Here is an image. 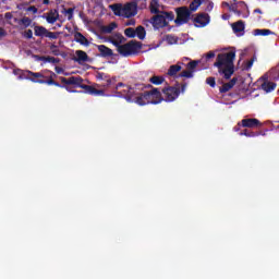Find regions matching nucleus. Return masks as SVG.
<instances>
[{"label":"nucleus","instance_id":"bf43d9fd","mask_svg":"<svg viewBox=\"0 0 279 279\" xmlns=\"http://www.w3.org/2000/svg\"><path fill=\"white\" fill-rule=\"evenodd\" d=\"M56 49H58V46H57L56 44H52V45L50 46V50L53 51V50H56Z\"/></svg>","mask_w":279,"mask_h":279},{"label":"nucleus","instance_id":"7ed1b4c3","mask_svg":"<svg viewBox=\"0 0 279 279\" xmlns=\"http://www.w3.org/2000/svg\"><path fill=\"white\" fill-rule=\"evenodd\" d=\"M146 88H151V84L137 83L134 86H128L123 83H118L114 90L117 97H124L126 101H132L138 95V90H145Z\"/></svg>","mask_w":279,"mask_h":279},{"label":"nucleus","instance_id":"4468645a","mask_svg":"<svg viewBox=\"0 0 279 279\" xmlns=\"http://www.w3.org/2000/svg\"><path fill=\"white\" fill-rule=\"evenodd\" d=\"M97 49L101 56V58H111L114 53L112 52V49L108 48L106 45H98Z\"/></svg>","mask_w":279,"mask_h":279},{"label":"nucleus","instance_id":"1a4fd4ad","mask_svg":"<svg viewBox=\"0 0 279 279\" xmlns=\"http://www.w3.org/2000/svg\"><path fill=\"white\" fill-rule=\"evenodd\" d=\"M138 14V5L135 2H128L123 5V17L132 19Z\"/></svg>","mask_w":279,"mask_h":279},{"label":"nucleus","instance_id":"e2e57ef3","mask_svg":"<svg viewBox=\"0 0 279 279\" xmlns=\"http://www.w3.org/2000/svg\"><path fill=\"white\" fill-rule=\"evenodd\" d=\"M44 4L45 5L49 4V0H44Z\"/></svg>","mask_w":279,"mask_h":279},{"label":"nucleus","instance_id":"de8ad7c7","mask_svg":"<svg viewBox=\"0 0 279 279\" xmlns=\"http://www.w3.org/2000/svg\"><path fill=\"white\" fill-rule=\"evenodd\" d=\"M5 36H8V32L3 27H0V39L5 38Z\"/></svg>","mask_w":279,"mask_h":279},{"label":"nucleus","instance_id":"c85d7f7f","mask_svg":"<svg viewBox=\"0 0 279 279\" xmlns=\"http://www.w3.org/2000/svg\"><path fill=\"white\" fill-rule=\"evenodd\" d=\"M59 37H60V32L47 31L46 33V38H49V40H58Z\"/></svg>","mask_w":279,"mask_h":279},{"label":"nucleus","instance_id":"4c0bfd02","mask_svg":"<svg viewBox=\"0 0 279 279\" xmlns=\"http://www.w3.org/2000/svg\"><path fill=\"white\" fill-rule=\"evenodd\" d=\"M23 36L27 40H32V38H34V32L32 29H27L24 32Z\"/></svg>","mask_w":279,"mask_h":279},{"label":"nucleus","instance_id":"8fccbe9b","mask_svg":"<svg viewBox=\"0 0 279 279\" xmlns=\"http://www.w3.org/2000/svg\"><path fill=\"white\" fill-rule=\"evenodd\" d=\"M229 10H230V12H234L235 14H241V12L239 10H236V7H234V5H230Z\"/></svg>","mask_w":279,"mask_h":279},{"label":"nucleus","instance_id":"ea45409f","mask_svg":"<svg viewBox=\"0 0 279 279\" xmlns=\"http://www.w3.org/2000/svg\"><path fill=\"white\" fill-rule=\"evenodd\" d=\"M73 12H75V9L69 8L65 10V14L68 15V21H71L73 19Z\"/></svg>","mask_w":279,"mask_h":279},{"label":"nucleus","instance_id":"6e6552de","mask_svg":"<svg viewBox=\"0 0 279 279\" xmlns=\"http://www.w3.org/2000/svg\"><path fill=\"white\" fill-rule=\"evenodd\" d=\"M151 90L146 92V95L148 97V104L158 105L165 101V98L162 97V93L158 87H154L151 85Z\"/></svg>","mask_w":279,"mask_h":279},{"label":"nucleus","instance_id":"e433bc0d","mask_svg":"<svg viewBox=\"0 0 279 279\" xmlns=\"http://www.w3.org/2000/svg\"><path fill=\"white\" fill-rule=\"evenodd\" d=\"M229 90H232V87H231L228 83H225V84L219 88V92H220L221 94L228 93Z\"/></svg>","mask_w":279,"mask_h":279},{"label":"nucleus","instance_id":"f3484780","mask_svg":"<svg viewBox=\"0 0 279 279\" xmlns=\"http://www.w3.org/2000/svg\"><path fill=\"white\" fill-rule=\"evenodd\" d=\"M76 58L75 61L78 63L82 62H88V54L86 53V51L83 50H76Z\"/></svg>","mask_w":279,"mask_h":279},{"label":"nucleus","instance_id":"680f3d73","mask_svg":"<svg viewBox=\"0 0 279 279\" xmlns=\"http://www.w3.org/2000/svg\"><path fill=\"white\" fill-rule=\"evenodd\" d=\"M222 5H223V8H230V3H228V2H222Z\"/></svg>","mask_w":279,"mask_h":279},{"label":"nucleus","instance_id":"13d9d810","mask_svg":"<svg viewBox=\"0 0 279 279\" xmlns=\"http://www.w3.org/2000/svg\"><path fill=\"white\" fill-rule=\"evenodd\" d=\"M53 56H60V50H58V48H54V50H52Z\"/></svg>","mask_w":279,"mask_h":279},{"label":"nucleus","instance_id":"ddd939ff","mask_svg":"<svg viewBox=\"0 0 279 279\" xmlns=\"http://www.w3.org/2000/svg\"><path fill=\"white\" fill-rule=\"evenodd\" d=\"M194 23H197L196 27H206L210 23V15L207 13H201L194 17Z\"/></svg>","mask_w":279,"mask_h":279},{"label":"nucleus","instance_id":"b1692460","mask_svg":"<svg viewBox=\"0 0 279 279\" xmlns=\"http://www.w3.org/2000/svg\"><path fill=\"white\" fill-rule=\"evenodd\" d=\"M260 132H254L245 129L244 131L240 132V136H246L248 138H256V136H260Z\"/></svg>","mask_w":279,"mask_h":279},{"label":"nucleus","instance_id":"423d86ee","mask_svg":"<svg viewBox=\"0 0 279 279\" xmlns=\"http://www.w3.org/2000/svg\"><path fill=\"white\" fill-rule=\"evenodd\" d=\"M143 49V44L140 41L131 40L122 46H119L118 53L123 58H129V56H134V53H138Z\"/></svg>","mask_w":279,"mask_h":279},{"label":"nucleus","instance_id":"c756f323","mask_svg":"<svg viewBox=\"0 0 279 279\" xmlns=\"http://www.w3.org/2000/svg\"><path fill=\"white\" fill-rule=\"evenodd\" d=\"M124 35L126 36V38H136V29L129 27L124 29Z\"/></svg>","mask_w":279,"mask_h":279},{"label":"nucleus","instance_id":"c9c22d12","mask_svg":"<svg viewBox=\"0 0 279 279\" xmlns=\"http://www.w3.org/2000/svg\"><path fill=\"white\" fill-rule=\"evenodd\" d=\"M254 62H256V56H253L251 60H248L244 66L245 71H250L252 66H254Z\"/></svg>","mask_w":279,"mask_h":279},{"label":"nucleus","instance_id":"4d7b16f0","mask_svg":"<svg viewBox=\"0 0 279 279\" xmlns=\"http://www.w3.org/2000/svg\"><path fill=\"white\" fill-rule=\"evenodd\" d=\"M126 25L130 26V25H136V20H129L126 22Z\"/></svg>","mask_w":279,"mask_h":279},{"label":"nucleus","instance_id":"cd10ccee","mask_svg":"<svg viewBox=\"0 0 279 279\" xmlns=\"http://www.w3.org/2000/svg\"><path fill=\"white\" fill-rule=\"evenodd\" d=\"M199 5H202V0H193L190 3V11L191 12H197V9L199 8Z\"/></svg>","mask_w":279,"mask_h":279},{"label":"nucleus","instance_id":"39448f33","mask_svg":"<svg viewBox=\"0 0 279 279\" xmlns=\"http://www.w3.org/2000/svg\"><path fill=\"white\" fill-rule=\"evenodd\" d=\"M156 14L157 15L150 19V23L154 29H162L165 27H168L169 21H173V19H175V14H173V12L171 11L170 12L162 11Z\"/></svg>","mask_w":279,"mask_h":279},{"label":"nucleus","instance_id":"338daca9","mask_svg":"<svg viewBox=\"0 0 279 279\" xmlns=\"http://www.w3.org/2000/svg\"><path fill=\"white\" fill-rule=\"evenodd\" d=\"M277 130H279V124L277 125Z\"/></svg>","mask_w":279,"mask_h":279},{"label":"nucleus","instance_id":"603ef678","mask_svg":"<svg viewBox=\"0 0 279 279\" xmlns=\"http://www.w3.org/2000/svg\"><path fill=\"white\" fill-rule=\"evenodd\" d=\"M54 71H56V73H58V75H60V73H64V69H62L60 66H56Z\"/></svg>","mask_w":279,"mask_h":279},{"label":"nucleus","instance_id":"6e6d98bb","mask_svg":"<svg viewBox=\"0 0 279 279\" xmlns=\"http://www.w3.org/2000/svg\"><path fill=\"white\" fill-rule=\"evenodd\" d=\"M241 126H243V125L241 124V122H239V123L233 128L234 132H240V131H241Z\"/></svg>","mask_w":279,"mask_h":279},{"label":"nucleus","instance_id":"a18cd8bd","mask_svg":"<svg viewBox=\"0 0 279 279\" xmlns=\"http://www.w3.org/2000/svg\"><path fill=\"white\" fill-rule=\"evenodd\" d=\"M167 40L170 45H173V43H178V39H175L172 35H168Z\"/></svg>","mask_w":279,"mask_h":279},{"label":"nucleus","instance_id":"5701e85b","mask_svg":"<svg viewBox=\"0 0 279 279\" xmlns=\"http://www.w3.org/2000/svg\"><path fill=\"white\" fill-rule=\"evenodd\" d=\"M135 36H137V38L140 40H145V36H147V32L145 31L144 26H137L135 28Z\"/></svg>","mask_w":279,"mask_h":279},{"label":"nucleus","instance_id":"a211bd4d","mask_svg":"<svg viewBox=\"0 0 279 279\" xmlns=\"http://www.w3.org/2000/svg\"><path fill=\"white\" fill-rule=\"evenodd\" d=\"M48 29L45 26H35L34 34L39 38H46Z\"/></svg>","mask_w":279,"mask_h":279},{"label":"nucleus","instance_id":"a878e982","mask_svg":"<svg viewBox=\"0 0 279 279\" xmlns=\"http://www.w3.org/2000/svg\"><path fill=\"white\" fill-rule=\"evenodd\" d=\"M254 32H255V36H269L274 34L271 29H267V28H264V29L257 28Z\"/></svg>","mask_w":279,"mask_h":279},{"label":"nucleus","instance_id":"0eeeda50","mask_svg":"<svg viewBox=\"0 0 279 279\" xmlns=\"http://www.w3.org/2000/svg\"><path fill=\"white\" fill-rule=\"evenodd\" d=\"M177 19L174 20L175 25H186L191 21V9L187 7H179L175 9Z\"/></svg>","mask_w":279,"mask_h":279},{"label":"nucleus","instance_id":"2eb2a0df","mask_svg":"<svg viewBox=\"0 0 279 279\" xmlns=\"http://www.w3.org/2000/svg\"><path fill=\"white\" fill-rule=\"evenodd\" d=\"M180 71H182L181 63L172 64L168 69L167 75H169V77H175V75H178V73H180Z\"/></svg>","mask_w":279,"mask_h":279},{"label":"nucleus","instance_id":"dca6fc26","mask_svg":"<svg viewBox=\"0 0 279 279\" xmlns=\"http://www.w3.org/2000/svg\"><path fill=\"white\" fill-rule=\"evenodd\" d=\"M74 39L80 45H83V47H88L90 45V41H88V39L80 32L74 34Z\"/></svg>","mask_w":279,"mask_h":279},{"label":"nucleus","instance_id":"aec40b11","mask_svg":"<svg viewBox=\"0 0 279 279\" xmlns=\"http://www.w3.org/2000/svg\"><path fill=\"white\" fill-rule=\"evenodd\" d=\"M160 2L158 0H151L149 4L150 14H160Z\"/></svg>","mask_w":279,"mask_h":279},{"label":"nucleus","instance_id":"72a5a7b5","mask_svg":"<svg viewBox=\"0 0 279 279\" xmlns=\"http://www.w3.org/2000/svg\"><path fill=\"white\" fill-rule=\"evenodd\" d=\"M193 73L194 72L191 70H184L179 74V77H187V80H191V77H193Z\"/></svg>","mask_w":279,"mask_h":279},{"label":"nucleus","instance_id":"58836bf2","mask_svg":"<svg viewBox=\"0 0 279 279\" xmlns=\"http://www.w3.org/2000/svg\"><path fill=\"white\" fill-rule=\"evenodd\" d=\"M105 84H104V86H112V84H114V82H117V78H110L109 76H107V78L105 80Z\"/></svg>","mask_w":279,"mask_h":279},{"label":"nucleus","instance_id":"f03ea898","mask_svg":"<svg viewBox=\"0 0 279 279\" xmlns=\"http://www.w3.org/2000/svg\"><path fill=\"white\" fill-rule=\"evenodd\" d=\"M236 58L235 51L219 53L216 58L214 66L218 69L219 75H223L225 80H230L234 75V60Z\"/></svg>","mask_w":279,"mask_h":279},{"label":"nucleus","instance_id":"f8f14e48","mask_svg":"<svg viewBox=\"0 0 279 279\" xmlns=\"http://www.w3.org/2000/svg\"><path fill=\"white\" fill-rule=\"evenodd\" d=\"M41 19H45L47 23L50 25H53L60 19V13H58V10H50L48 13H44L41 15Z\"/></svg>","mask_w":279,"mask_h":279},{"label":"nucleus","instance_id":"473e14b6","mask_svg":"<svg viewBox=\"0 0 279 279\" xmlns=\"http://www.w3.org/2000/svg\"><path fill=\"white\" fill-rule=\"evenodd\" d=\"M117 36H118L119 41H117V40H111V45H113L114 47H117V50L119 51V47L122 46L121 43H122V40L124 39V37H123V35H121V34H118Z\"/></svg>","mask_w":279,"mask_h":279},{"label":"nucleus","instance_id":"774afa93","mask_svg":"<svg viewBox=\"0 0 279 279\" xmlns=\"http://www.w3.org/2000/svg\"><path fill=\"white\" fill-rule=\"evenodd\" d=\"M240 3H245L244 1H240Z\"/></svg>","mask_w":279,"mask_h":279},{"label":"nucleus","instance_id":"0e129e2a","mask_svg":"<svg viewBox=\"0 0 279 279\" xmlns=\"http://www.w3.org/2000/svg\"><path fill=\"white\" fill-rule=\"evenodd\" d=\"M260 136H266V133L260 132Z\"/></svg>","mask_w":279,"mask_h":279},{"label":"nucleus","instance_id":"c03bdc74","mask_svg":"<svg viewBox=\"0 0 279 279\" xmlns=\"http://www.w3.org/2000/svg\"><path fill=\"white\" fill-rule=\"evenodd\" d=\"M35 60H37L38 62H47V57L36 54Z\"/></svg>","mask_w":279,"mask_h":279},{"label":"nucleus","instance_id":"49530a36","mask_svg":"<svg viewBox=\"0 0 279 279\" xmlns=\"http://www.w3.org/2000/svg\"><path fill=\"white\" fill-rule=\"evenodd\" d=\"M13 75H19V77H22V75H23V70H21V69H14V70H13Z\"/></svg>","mask_w":279,"mask_h":279},{"label":"nucleus","instance_id":"a19ab883","mask_svg":"<svg viewBox=\"0 0 279 279\" xmlns=\"http://www.w3.org/2000/svg\"><path fill=\"white\" fill-rule=\"evenodd\" d=\"M47 62H50V64H58L60 62V59L47 56Z\"/></svg>","mask_w":279,"mask_h":279},{"label":"nucleus","instance_id":"2f4dec72","mask_svg":"<svg viewBox=\"0 0 279 279\" xmlns=\"http://www.w3.org/2000/svg\"><path fill=\"white\" fill-rule=\"evenodd\" d=\"M197 64H199V61L197 60L190 61L186 65V69L192 71V73H195V69H197Z\"/></svg>","mask_w":279,"mask_h":279},{"label":"nucleus","instance_id":"052dcab7","mask_svg":"<svg viewBox=\"0 0 279 279\" xmlns=\"http://www.w3.org/2000/svg\"><path fill=\"white\" fill-rule=\"evenodd\" d=\"M254 14H263V11L260 9H255Z\"/></svg>","mask_w":279,"mask_h":279},{"label":"nucleus","instance_id":"3c124183","mask_svg":"<svg viewBox=\"0 0 279 279\" xmlns=\"http://www.w3.org/2000/svg\"><path fill=\"white\" fill-rule=\"evenodd\" d=\"M13 16H14V15H12V13H10V12H7V13L4 14V19H5L7 21H12Z\"/></svg>","mask_w":279,"mask_h":279},{"label":"nucleus","instance_id":"20e7f679","mask_svg":"<svg viewBox=\"0 0 279 279\" xmlns=\"http://www.w3.org/2000/svg\"><path fill=\"white\" fill-rule=\"evenodd\" d=\"M186 83H182L181 85L180 83H175L174 86L168 85L167 87L162 88L161 93H163V101H175V99L180 97V93H186Z\"/></svg>","mask_w":279,"mask_h":279},{"label":"nucleus","instance_id":"79ce46f5","mask_svg":"<svg viewBox=\"0 0 279 279\" xmlns=\"http://www.w3.org/2000/svg\"><path fill=\"white\" fill-rule=\"evenodd\" d=\"M97 80H102L105 82V80H108V74L104 73V72H99L96 75Z\"/></svg>","mask_w":279,"mask_h":279},{"label":"nucleus","instance_id":"f257e3e1","mask_svg":"<svg viewBox=\"0 0 279 279\" xmlns=\"http://www.w3.org/2000/svg\"><path fill=\"white\" fill-rule=\"evenodd\" d=\"M50 73L49 76H45L40 72H32L29 70L26 71V78L35 84H47L48 86H57V88H65L68 93H77L75 89H71L69 86H73L74 88H83L87 95H95L96 97L105 96L106 92L104 89H97L90 85H84V78L82 76H71L69 78L64 76H60V83L56 82L53 77H57L56 73L47 70Z\"/></svg>","mask_w":279,"mask_h":279},{"label":"nucleus","instance_id":"9b49d317","mask_svg":"<svg viewBox=\"0 0 279 279\" xmlns=\"http://www.w3.org/2000/svg\"><path fill=\"white\" fill-rule=\"evenodd\" d=\"M241 125L242 128L254 129V128H262L263 123L260 122V120L256 118H247L241 121Z\"/></svg>","mask_w":279,"mask_h":279},{"label":"nucleus","instance_id":"9d476101","mask_svg":"<svg viewBox=\"0 0 279 279\" xmlns=\"http://www.w3.org/2000/svg\"><path fill=\"white\" fill-rule=\"evenodd\" d=\"M132 101H135L137 106L149 105V98L147 96V92L137 90V94L133 97Z\"/></svg>","mask_w":279,"mask_h":279},{"label":"nucleus","instance_id":"f704fd0d","mask_svg":"<svg viewBox=\"0 0 279 279\" xmlns=\"http://www.w3.org/2000/svg\"><path fill=\"white\" fill-rule=\"evenodd\" d=\"M206 84L210 86V88H215V86H217V81L214 76H209L206 78Z\"/></svg>","mask_w":279,"mask_h":279},{"label":"nucleus","instance_id":"864d4df0","mask_svg":"<svg viewBox=\"0 0 279 279\" xmlns=\"http://www.w3.org/2000/svg\"><path fill=\"white\" fill-rule=\"evenodd\" d=\"M28 12H33L34 14H36V12H38V8H36L35 5L29 7Z\"/></svg>","mask_w":279,"mask_h":279},{"label":"nucleus","instance_id":"09e8293b","mask_svg":"<svg viewBox=\"0 0 279 279\" xmlns=\"http://www.w3.org/2000/svg\"><path fill=\"white\" fill-rule=\"evenodd\" d=\"M215 8V3H213V2H209L208 4H207V7H206V11L207 12H213V9Z\"/></svg>","mask_w":279,"mask_h":279},{"label":"nucleus","instance_id":"7c9ffc66","mask_svg":"<svg viewBox=\"0 0 279 279\" xmlns=\"http://www.w3.org/2000/svg\"><path fill=\"white\" fill-rule=\"evenodd\" d=\"M19 25H23L24 27H29L32 25V19L28 16H24L19 21Z\"/></svg>","mask_w":279,"mask_h":279},{"label":"nucleus","instance_id":"37998d69","mask_svg":"<svg viewBox=\"0 0 279 279\" xmlns=\"http://www.w3.org/2000/svg\"><path fill=\"white\" fill-rule=\"evenodd\" d=\"M236 82H239V78L233 77L230 80V82H228V84L231 88H234V86L236 85Z\"/></svg>","mask_w":279,"mask_h":279},{"label":"nucleus","instance_id":"393cba45","mask_svg":"<svg viewBox=\"0 0 279 279\" xmlns=\"http://www.w3.org/2000/svg\"><path fill=\"white\" fill-rule=\"evenodd\" d=\"M111 10L116 16H123V4H112Z\"/></svg>","mask_w":279,"mask_h":279},{"label":"nucleus","instance_id":"69168bd1","mask_svg":"<svg viewBox=\"0 0 279 279\" xmlns=\"http://www.w3.org/2000/svg\"><path fill=\"white\" fill-rule=\"evenodd\" d=\"M57 27H61V25H60V24H57Z\"/></svg>","mask_w":279,"mask_h":279},{"label":"nucleus","instance_id":"412c9836","mask_svg":"<svg viewBox=\"0 0 279 279\" xmlns=\"http://www.w3.org/2000/svg\"><path fill=\"white\" fill-rule=\"evenodd\" d=\"M232 29L234 32V34H239L241 32L245 31V22L243 21H238L235 23L232 24Z\"/></svg>","mask_w":279,"mask_h":279},{"label":"nucleus","instance_id":"5fc2aeb1","mask_svg":"<svg viewBox=\"0 0 279 279\" xmlns=\"http://www.w3.org/2000/svg\"><path fill=\"white\" fill-rule=\"evenodd\" d=\"M211 58H215V53L213 51H209L207 54H206V60H210Z\"/></svg>","mask_w":279,"mask_h":279},{"label":"nucleus","instance_id":"bb28decb","mask_svg":"<svg viewBox=\"0 0 279 279\" xmlns=\"http://www.w3.org/2000/svg\"><path fill=\"white\" fill-rule=\"evenodd\" d=\"M114 29H117V23H110L109 25L102 27V32L105 34H112V32H114Z\"/></svg>","mask_w":279,"mask_h":279},{"label":"nucleus","instance_id":"6ab92c4d","mask_svg":"<svg viewBox=\"0 0 279 279\" xmlns=\"http://www.w3.org/2000/svg\"><path fill=\"white\" fill-rule=\"evenodd\" d=\"M148 82H150V84H154L155 86H160L161 84H165L166 80L165 76L161 75H153Z\"/></svg>","mask_w":279,"mask_h":279},{"label":"nucleus","instance_id":"4be33fe9","mask_svg":"<svg viewBox=\"0 0 279 279\" xmlns=\"http://www.w3.org/2000/svg\"><path fill=\"white\" fill-rule=\"evenodd\" d=\"M262 89L265 90V93H271L276 90V83L266 81L262 84Z\"/></svg>","mask_w":279,"mask_h":279}]
</instances>
